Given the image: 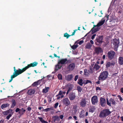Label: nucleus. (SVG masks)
Here are the masks:
<instances>
[{
  "label": "nucleus",
  "instance_id": "nucleus-13",
  "mask_svg": "<svg viewBox=\"0 0 123 123\" xmlns=\"http://www.w3.org/2000/svg\"><path fill=\"white\" fill-rule=\"evenodd\" d=\"M62 101L63 104L67 106L68 105L70 104V101L68 98H65L63 99Z\"/></svg>",
  "mask_w": 123,
  "mask_h": 123
},
{
  "label": "nucleus",
  "instance_id": "nucleus-40",
  "mask_svg": "<svg viewBox=\"0 0 123 123\" xmlns=\"http://www.w3.org/2000/svg\"><path fill=\"white\" fill-rule=\"evenodd\" d=\"M107 104L109 106H111V103L110 102H109V101L108 100V98H107Z\"/></svg>",
  "mask_w": 123,
  "mask_h": 123
},
{
  "label": "nucleus",
  "instance_id": "nucleus-64",
  "mask_svg": "<svg viewBox=\"0 0 123 123\" xmlns=\"http://www.w3.org/2000/svg\"><path fill=\"white\" fill-rule=\"evenodd\" d=\"M72 117L70 116L69 117H68V119H72Z\"/></svg>",
  "mask_w": 123,
  "mask_h": 123
},
{
  "label": "nucleus",
  "instance_id": "nucleus-50",
  "mask_svg": "<svg viewBox=\"0 0 123 123\" xmlns=\"http://www.w3.org/2000/svg\"><path fill=\"white\" fill-rule=\"evenodd\" d=\"M96 35V34H94L92 36L91 38L92 40L95 37Z\"/></svg>",
  "mask_w": 123,
  "mask_h": 123
},
{
  "label": "nucleus",
  "instance_id": "nucleus-3",
  "mask_svg": "<svg viewBox=\"0 0 123 123\" xmlns=\"http://www.w3.org/2000/svg\"><path fill=\"white\" fill-rule=\"evenodd\" d=\"M108 75V74L107 71H104L100 74L98 80H104L107 78Z\"/></svg>",
  "mask_w": 123,
  "mask_h": 123
},
{
  "label": "nucleus",
  "instance_id": "nucleus-38",
  "mask_svg": "<svg viewBox=\"0 0 123 123\" xmlns=\"http://www.w3.org/2000/svg\"><path fill=\"white\" fill-rule=\"evenodd\" d=\"M111 63L109 62H107L106 65V66L107 68H108L110 67L111 65Z\"/></svg>",
  "mask_w": 123,
  "mask_h": 123
},
{
  "label": "nucleus",
  "instance_id": "nucleus-32",
  "mask_svg": "<svg viewBox=\"0 0 123 123\" xmlns=\"http://www.w3.org/2000/svg\"><path fill=\"white\" fill-rule=\"evenodd\" d=\"M77 89L79 93L81 92L82 90V88L80 86H78L77 87Z\"/></svg>",
  "mask_w": 123,
  "mask_h": 123
},
{
  "label": "nucleus",
  "instance_id": "nucleus-55",
  "mask_svg": "<svg viewBox=\"0 0 123 123\" xmlns=\"http://www.w3.org/2000/svg\"><path fill=\"white\" fill-rule=\"evenodd\" d=\"M90 42L91 44L92 45L94 43L93 41L92 40H91L90 41Z\"/></svg>",
  "mask_w": 123,
  "mask_h": 123
},
{
  "label": "nucleus",
  "instance_id": "nucleus-48",
  "mask_svg": "<svg viewBox=\"0 0 123 123\" xmlns=\"http://www.w3.org/2000/svg\"><path fill=\"white\" fill-rule=\"evenodd\" d=\"M118 97L119 98V99L121 101H122L123 100L122 98L120 96L118 95Z\"/></svg>",
  "mask_w": 123,
  "mask_h": 123
},
{
  "label": "nucleus",
  "instance_id": "nucleus-15",
  "mask_svg": "<svg viewBox=\"0 0 123 123\" xmlns=\"http://www.w3.org/2000/svg\"><path fill=\"white\" fill-rule=\"evenodd\" d=\"M80 105L82 107H85L86 105V99L83 98L81 100L80 102Z\"/></svg>",
  "mask_w": 123,
  "mask_h": 123
},
{
  "label": "nucleus",
  "instance_id": "nucleus-45",
  "mask_svg": "<svg viewBox=\"0 0 123 123\" xmlns=\"http://www.w3.org/2000/svg\"><path fill=\"white\" fill-rule=\"evenodd\" d=\"M50 110V108H48L43 110V111H47Z\"/></svg>",
  "mask_w": 123,
  "mask_h": 123
},
{
  "label": "nucleus",
  "instance_id": "nucleus-18",
  "mask_svg": "<svg viewBox=\"0 0 123 123\" xmlns=\"http://www.w3.org/2000/svg\"><path fill=\"white\" fill-rule=\"evenodd\" d=\"M113 41V43L114 45V47H117L118 44L119 43V41L116 39H114Z\"/></svg>",
  "mask_w": 123,
  "mask_h": 123
},
{
  "label": "nucleus",
  "instance_id": "nucleus-25",
  "mask_svg": "<svg viewBox=\"0 0 123 123\" xmlns=\"http://www.w3.org/2000/svg\"><path fill=\"white\" fill-rule=\"evenodd\" d=\"M92 67H93L94 69L96 70H98L100 67L99 66L96 64L93 65V66Z\"/></svg>",
  "mask_w": 123,
  "mask_h": 123
},
{
  "label": "nucleus",
  "instance_id": "nucleus-16",
  "mask_svg": "<svg viewBox=\"0 0 123 123\" xmlns=\"http://www.w3.org/2000/svg\"><path fill=\"white\" fill-rule=\"evenodd\" d=\"M105 20L104 19H102L97 24V25H94V27L100 26L102 25L105 23Z\"/></svg>",
  "mask_w": 123,
  "mask_h": 123
},
{
  "label": "nucleus",
  "instance_id": "nucleus-57",
  "mask_svg": "<svg viewBox=\"0 0 123 123\" xmlns=\"http://www.w3.org/2000/svg\"><path fill=\"white\" fill-rule=\"evenodd\" d=\"M75 31H74V32H73L72 33V35H71V36H73V35H74V34H75Z\"/></svg>",
  "mask_w": 123,
  "mask_h": 123
},
{
  "label": "nucleus",
  "instance_id": "nucleus-8",
  "mask_svg": "<svg viewBox=\"0 0 123 123\" xmlns=\"http://www.w3.org/2000/svg\"><path fill=\"white\" fill-rule=\"evenodd\" d=\"M115 54V52L113 51H111L108 52V56L109 59H111L113 58Z\"/></svg>",
  "mask_w": 123,
  "mask_h": 123
},
{
  "label": "nucleus",
  "instance_id": "nucleus-37",
  "mask_svg": "<svg viewBox=\"0 0 123 123\" xmlns=\"http://www.w3.org/2000/svg\"><path fill=\"white\" fill-rule=\"evenodd\" d=\"M58 79L60 80L62 79V75L60 74H59L58 75Z\"/></svg>",
  "mask_w": 123,
  "mask_h": 123
},
{
  "label": "nucleus",
  "instance_id": "nucleus-19",
  "mask_svg": "<svg viewBox=\"0 0 123 123\" xmlns=\"http://www.w3.org/2000/svg\"><path fill=\"white\" fill-rule=\"evenodd\" d=\"M53 120L54 122H55L56 121L58 122L59 121L60 118L59 116H56L53 117Z\"/></svg>",
  "mask_w": 123,
  "mask_h": 123
},
{
  "label": "nucleus",
  "instance_id": "nucleus-5",
  "mask_svg": "<svg viewBox=\"0 0 123 123\" xmlns=\"http://www.w3.org/2000/svg\"><path fill=\"white\" fill-rule=\"evenodd\" d=\"M91 101L93 105H96L98 102V98L97 96L95 95L92 97L91 98Z\"/></svg>",
  "mask_w": 123,
  "mask_h": 123
},
{
  "label": "nucleus",
  "instance_id": "nucleus-52",
  "mask_svg": "<svg viewBox=\"0 0 123 123\" xmlns=\"http://www.w3.org/2000/svg\"><path fill=\"white\" fill-rule=\"evenodd\" d=\"M20 110V109H19L18 108H17L16 109V112H17L18 111L19 112Z\"/></svg>",
  "mask_w": 123,
  "mask_h": 123
},
{
  "label": "nucleus",
  "instance_id": "nucleus-27",
  "mask_svg": "<svg viewBox=\"0 0 123 123\" xmlns=\"http://www.w3.org/2000/svg\"><path fill=\"white\" fill-rule=\"evenodd\" d=\"M98 27L99 26H97L96 27H95L94 26L93 27L92 29V31L94 30V32H95L99 30V29L98 28Z\"/></svg>",
  "mask_w": 123,
  "mask_h": 123
},
{
  "label": "nucleus",
  "instance_id": "nucleus-28",
  "mask_svg": "<svg viewBox=\"0 0 123 123\" xmlns=\"http://www.w3.org/2000/svg\"><path fill=\"white\" fill-rule=\"evenodd\" d=\"M73 77L72 74L68 75H67V79L68 80H71Z\"/></svg>",
  "mask_w": 123,
  "mask_h": 123
},
{
  "label": "nucleus",
  "instance_id": "nucleus-51",
  "mask_svg": "<svg viewBox=\"0 0 123 123\" xmlns=\"http://www.w3.org/2000/svg\"><path fill=\"white\" fill-rule=\"evenodd\" d=\"M72 89V88L71 87H69L68 88V91L70 92V91H71Z\"/></svg>",
  "mask_w": 123,
  "mask_h": 123
},
{
  "label": "nucleus",
  "instance_id": "nucleus-62",
  "mask_svg": "<svg viewBox=\"0 0 123 123\" xmlns=\"http://www.w3.org/2000/svg\"><path fill=\"white\" fill-rule=\"evenodd\" d=\"M85 122L86 123H88L87 120L86 119L85 120Z\"/></svg>",
  "mask_w": 123,
  "mask_h": 123
},
{
  "label": "nucleus",
  "instance_id": "nucleus-30",
  "mask_svg": "<svg viewBox=\"0 0 123 123\" xmlns=\"http://www.w3.org/2000/svg\"><path fill=\"white\" fill-rule=\"evenodd\" d=\"M12 107H14L16 105V102L15 100L14 99H12Z\"/></svg>",
  "mask_w": 123,
  "mask_h": 123
},
{
  "label": "nucleus",
  "instance_id": "nucleus-61",
  "mask_svg": "<svg viewBox=\"0 0 123 123\" xmlns=\"http://www.w3.org/2000/svg\"><path fill=\"white\" fill-rule=\"evenodd\" d=\"M4 122V121L3 120H1L0 121V123H3Z\"/></svg>",
  "mask_w": 123,
  "mask_h": 123
},
{
  "label": "nucleus",
  "instance_id": "nucleus-23",
  "mask_svg": "<svg viewBox=\"0 0 123 123\" xmlns=\"http://www.w3.org/2000/svg\"><path fill=\"white\" fill-rule=\"evenodd\" d=\"M49 88V87H45L43 89L42 92L43 93H46L48 92Z\"/></svg>",
  "mask_w": 123,
  "mask_h": 123
},
{
  "label": "nucleus",
  "instance_id": "nucleus-20",
  "mask_svg": "<svg viewBox=\"0 0 123 123\" xmlns=\"http://www.w3.org/2000/svg\"><path fill=\"white\" fill-rule=\"evenodd\" d=\"M118 63L121 65L123 64V57L121 56L119 57L118 59Z\"/></svg>",
  "mask_w": 123,
  "mask_h": 123
},
{
  "label": "nucleus",
  "instance_id": "nucleus-49",
  "mask_svg": "<svg viewBox=\"0 0 123 123\" xmlns=\"http://www.w3.org/2000/svg\"><path fill=\"white\" fill-rule=\"evenodd\" d=\"M59 103H56L54 107L55 108H56L58 106V105Z\"/></svg>",
  "mask_w": 123,
  "mask_h": 123
},
{
  "label": "nucleus",
  "instance_id": "nucleus-41",
  "mask_svg": "<svg viewBox=\"0 0 123 123\" xmlns=\"http://www.w3.org/2000/svg\"><path fill=\"white\" fill-rule=\"evenodd\" d=\"M38 118L43 123L45 121L43 119V118L42 117H38Z\"/></svg>",
  "mask_w": 123,
  "mask_h": 123
},
{
  "label": "nucleus",
  "instance_id": "nucleus-29",
  "mask_svg": "<svg viewBox=\"0 0 123 123\" xmlns=\"http://www.w3.org/2000/svg\"><path fill=\"white\" fill-rule=\"evenodd\" d=\"M83 80L82 79H79L78 80V83L80 85L82 86L83 83Z\"/></svg>",
  "mask_w": 123,
  "mask_h": 123
},
{
  "label": "nucleus",
  "instance_id": "nucleus-60",
  "mask_svg": "<svg viewBox=\"0 0 123 123\" xmlns=\"http://www.w3.org/2000/svg\"><path fill=\"white\" fill-rule=\"evenodd\" d=\"M105 55H103V58L104 59H105Z\"/></svg>",
  "mask_w": 123,
  "mask_h": 123
},
{
  "label": "nucleus",
  "instance_id": "nucleus-53",
  "mask_svg": "<svg viewBox=\"0 0 123 123\" xmlns=\"http://www.w3.org/2000/svg\"><path fill=\"white\" fill-rule=\"evenodd\" d=\"M64 116L62 115H61L60 116V118L61 119H62L63 117Z\"/></svg>",
  "mask_w": 123,
  "mask_h": 123
},
{
  "label": "nucleus",
  "instance_id": "nucleus-11",
  "mask_svg": "<svg viewBox=\"0 0 123 123\" xmlns=\"http://www.w3.org/2000/svg\"><path fill=\"white\" fill-rule=\"evenodd\" d=\"M67 62L68 60L67 59H62L59 60L58 64H64L67 63Z\"/></svg>",
  "mask_w": 123,
  "mask_h": 123
},
{
  "label": "nucleus",
  "instance_id": "nucleus-39",
  "mask_svg": "<svg viewBox=\"0 0 123 123\" xmlns=\"http://www.w3.org/2000/svg\"><path fill=\"white\" fill-rule=\"evenodd\" d=\"M38 85V82H35L33 83L32 85L33 86H35Z\"/></svg>",
  "mask_w": 123,
  "mask_h": 123
},
{
  "label": "nucleus",
  "instance_id": "nucleus-54",
  "mask_svg": "<svg viewBox=\"0 0 123 123\" xmlns=\"http://www.w3.org/2000/svg\"><path fill=\"white\" fill-rule=\"evenodd\" d=\"M27 109V110L29 111H30L31 110V108L30 107H28Z\"/></svg>",
  "mask_w": 123,
  "mask_h": 123
},
{
  "label": "nucleus",
  "instance_id": "nucleus-35",
  "mask_svg": "<svg viewBox=\"0 0 123 123\" xmlns=\"http://www.w3.org/2000/svg\"><path fill=\"white\" fill-rule=\"evenodd\" d=\"M78 45L77 44L74 45L72 46H71V47L72 49H74L78 47Z\"/></svg>",
  "mask_w": 123,
  "mask_h": 123
},
{
  "label": "nucleus",
  "instance_id": "nucleus-33",
  "mask_svg": "<svg viewBox=\"0 0 123 123\" xmlns=\"http://www.w3.org/2000/svg\"><path fill=\"white\" fill-rule=\"evenodd\" d=\"M110 102H111L112 103V104L113 105H115V104L116 102L113 99H112V98H111L110 101Z\"/></svg>",
  "mask_w": 123,
  "mask_h": 123
},
{
  "label": "nucleus",
  "instance_id": "nucleus-44",
  "mask_svg": "<svg viewBox=\"0 0 123 123\" xmlns=\"http://www.w3.org/2000/svg\"><path fill=\"white\" fill-rule=\"evenodd\" d=\"M91 81H90V80H87L86 81V82H84V83L85 84H87V83H91Z\"/></svg>",
  "mask_w": 123,
  "mask_h": 123
},
{
  "label": "nucleus",
  "instance_id": "nucleus-12",
  "mask_svg": "<svg viewBox=\"0 0 123 123\" xmlns=\"http://www.w3.org/2000/svg\"><path fill=\"white\" fill-rule=\"evenodd\" d=\"M66 92L65 91H59V93L58 95H57V96L58 95H61L60 97L59 96L58 97L56 98L57 99H59L60 98H62L63 97H64V95H63V94H65L66 93Z\"/></svg>",
  "mask_w": 123,
  "mask_h": 123
},
{
  "label": "nucleus",
  "instance_id": "nucleus-7",
  "mask_svg": "<svg viewBox=\"0 0 123 123\" xmlns=\"http://www.w3.org/2000/svg\"><path fill=\"white\" fill-rule=\"evenodd\" d=\"M75 64L74 63L69 64L67 67V68L69 71H71L73 70L75 67Z\"/></svg>",
  "mask_w": 123,
  "mask_h": 123
},
{
  "label": "nucleus",
  "instance_id": "nucleus-56",
  "mask_svg": "<svg viewBox=\"0 0 123 123\" xmlns=\"http://www.w3.org/2000/svg\"><path fill=\"white\" fill-rule=\"evenodd\" d=\"M90 9H91V12H89V14H90V13H91L92 12V11L93 10V9H92V8H90Z\"/></svg>",
  "mask_w": 123,
  "mask_h": 123
},
{
  "label": "nucleus",
  "instance_id": "nucleus-42",
  "mask_svg": "<svg viewBox=\"0 0 123 123\" xmlns=\"http://www.w3.org/2000/svg\"><path fill=\"white\" fill-rule=\"evenodd\" d=\"M12 114H10L8 116L6 117V118L7 119H9V118L12 116Z\"/></svg>",
  "mask_w": 123,
  "mask_h": 123
},
{
  "label": "nucleus",
  "instance_id": "nucleus-14",
  "mask_svg": "<svg viewBox=\"0 0 123 123\" xmlns=\"http://www.w3.org/2000/svg\"><path fill=\"white\" fill-rule=\"evenodd\" d=\"M95 53L97 54L103 52L102 49L100 47H96L95 48Z\"/></svg>",
  "mask_w": 123,
  "mask_h": 123
},
{
  "label": "nucleus",
  "instance_id": "nucleus-46",
  "mask_svg": "<svg viewBox=\"0 0 123 123\" xmlns=\"http://www.w3.org/2000/svg\"><path fill=\"white\" fill-rule=\"evenodd\" d=\"M78 75H76V76H75L74 79V80L75 81H76L77 80L78 78Z\"/></svg>",
  "mask_w": 123,
  "mask_h": 123
},
{
  "label": "nucleus",
  "instance_id": "nucleus-10",
  "mask_svg": "<svg viewBox=\"0 0 123 123\" xmlns=\"http://www.w3.org/2000/svg\"><path fill=\"white\" fill-rule=\"evenodd\" d=\"M100 104L103 107L106 104L105 99L102 97H101L100 99Z\"/></svg>",
  "mask_w": 123,
  "mask_h": 123
},
{
  "label": "nucleus",
  "instance_id": "nucleus-24",
  "mask_svg": "<svg viewBox=\"0 0 123 123\" xmlns=\"http://www.w3.org/2000/svg\"><path fill=\"white\" fill-rule=\"evenodd\" d=\"M35 92L34 90L31 89L29 90L27 92L28 94L29 95H31L33 94Z\"/></svg>",
  "mask_w": 123,
  "mask_h": 123
},
{
  "label": "nucleus",
  "instance_id": "nucleus-59",
  "mask_svg": "<svg viewBox=\"0 0 123 123\" xmlns=\"http://www.w3.org/2000/svg\"><path fill=\"white\" fill-rule=\"evenodd\" d=\"M73 117L75 120H77V117L76 116H74Z\"/></svg>",
  "mask_w": 123,
  "mask_h": 123
},
{
  "label": "nucleus",
  "instance_id": "nucleus-43",
  "mask_svg": "<svg viewBox=\"0 0 123 123\" xmlns=\"http://www.w3.org/2000/svg\"><path fill=\"white\" fill-rule=\"evenodd\" d=\"M84 74L86 75H88V72L87 69H85L84 70Z\"/></svg>",
  "mask_w": 123,
  "mask_h": 123
},
{
  "label": "nucleus",
  "instance_id": "nucleus-22",
  "mask_svg": "<svg viewBox=\"0 0 123 123\" xmlns=\"http://www.w3.org/2000/svg\"><path fill=\"white\" fill-rule=\"evenodd\" d=\"M92 46V45L90 44V43H88L86 45L85 47L87 49H90Z\"/></svg>",
  "mask_w": 123,
  "mask_h": 123
},
{
  "label": "nucleus",
  "instance_id": "nucleus-31",
  "mask_svg": "<svg viewBox=\"0 0 123 123\" xmlns=\"http://www.w3.org/2000/svg\"><path fill=\"white\" fill-rule=\"evenodd\" d=\"M59 64H58L55 66V70L56 71L58 70L59 69L61 68V67H60L59 65Z\"/></svg>",
  "mask_w": 123,
  "mask_h": 123
},
{
  "label": "nucleus",
  "instance_id": "nucleus-34",
  "mask_svg": "<svg viewBox=\"0 0 123 123\" xmlns=\"http://www.w3.org/2000/svg\"><path fill=\"white\" fill-rule=\"evenodd\" d=\"M71 36V35H69L67 33H65L64 34V37H66L67 38H68L70 36Z\"/></svg>",
  "mask_w": 123,
  "mask_h": 123
},
{
  "label": "nucleus",
  "instance_id": "nucleus-1",
  "mask_svg": "<svg viewBox=\"0 0 123 123\" xmlns=\"http://www.w3.org/2000/svg\"><path fill=\"white\" fill-rule=\"evenodd\" d=\"M13 68L14 72L13 73V75H12L11 76V79L9 81V82L12 81L13 78L25 71L24 68L22 69L19 68L18 70L16 69L15 67H14Z\"/></svg>",
  "mask_w": 123,
  "mask_h": 123
},
{
  "label": "nucleus",
  "instance_id": "nucleus-2",
  "mask_svg": "<svg viewBox=\"0 0 123 123\" xmlns=\"http://www.w3.org/2000/svg\"><path fill=\"white\" fill-rule=\"evenodd\" d=\"M111 112L107 109L103 110L100 112L99 116L101 117H104L109 115Z\"/></svg>",
  "mask_w": 123,
  "mask_h": 123
},
{
  "label": "nucleus",
  "instance_id": "nucleus-21",
  "mask_svg": "<svg viewBox=\"0 0 123 123\" xmlns=\"http://www.w3.org/2000/svg\"><path fill=\"white\" fill-rule=\"evenodd\" d=\"M9 106V104L8 103L5 104H2L1 106V107L2 109H3L4 108L8 107Z\"/></svg>",
  "mask_w": 123,
  "mask_h": 123
},
{
  "label": "nucleus",
  "instance_id": "nucleus-9",
  "mask_svg": "<svg viewBox=\"0 0 123 123\" xmlns=\"http://www.w3.org/2000/svg\"><path fill=\"white\" fill-rule=\"evenodd\" d=\"M76 97L75 93L74 92H71L69 94V98L70 100H73Z\"/></svg>",
  "mask_w": 123,
  "mask_h": 123
},
{
  "label": "nucleus",
  "instance_id": "nucleus-17",
  "mask_svg": "<svg viewBox=\"0 0 123 123\" xmlns=\"http://www.w3.org/2000/svg\"><path fill=\"white\" fill-rule=\"evenodd\" d=\"M2 113L4 115H6L9 113L13 114V112H12V109H9L7 111H3Z\"/></svg>",
  "mask_w": 123,
  "mask_h": 123
},
{
  "label": "nucleus",
  "instance_id": "nucleus-4",
  "mask_svg": "<svg viewBox=\"0 0 123 123\" xmlns=\"http://www.w3.org/2000/svg\"><path fill=\"white\" fill-rule=\"evenodd\" d=\"M103 38L102 36H99L97 37L95 41L96 44L98 46L101 45L103 42Z\"/></svg>",
  "mask_w": 123,
  "mask_h": 123
},
{
  "label": "nucleus",
  "instance_id": "nucleus-26",
  "mask_svg": "<svg viewBox=\"0 0 123 123\" xmlns=\"http://www.w3.org/2000/svg\"><path fill=\"white\" fill-rule=\"evenodd\" d=\"M25 111V110L23 108H22L18 112L19 114L21 115H22L23 114Z\"/></svg>",
  "mask_w": 123,
  "mask_h": 123
},
{
  "label": "nucleus",
  "instance_id": "nucleus-58",
  "mask_svg": "<svg viewBox=\"0 0 123 123\" xmlns=\"http://www.w3.org/2000/svg\"><path fill=\"white\" fill-rule=\"evenodd\" d=\"M96 89L97 90H101L100 88L98 87H97L96 88Z\"/></svg>",
  "mask_w": 123,
  "mask_h": 123
},
{
  "label": "nucleus",
  "instance_id": "nucleus-6",
  "mask_svg": "<svg viewBox=\"0 0 123 123\" xmlns=\"http://www.w3.org/2000/svg\"><path fill=\"white\" fill-rule=\"evenodd\" d=\"M38 64L37 62H35L32 63H31L30 64H28L27 66L25 67L24 68L25 71L29 68L31 67H34L36 66Z\"/></svg>",
  "mask_w": 123,
  "mask_h": 123
},
{
  "label": "nucleus",
  "instance_id": "nucleus-63",
  "mask_svg": "<svg viewBox=\"0 0 123 123\" xmlns=\"http://www.w3.org/2000/svg\"><path fill=\"white\" fill-rule=\"evenodd\" d=\"M121 92L123 93V88H122L121 89Z\"/></svg>",
  "mask_w": 123,
  "mask_h": 123
},
{
  "label": "nucleus",
  "instance_id": "nucleus-47",
  "mask_svg": "<svg viewBox=\"0 0 123 123\" xmlns=\"http://www.w3.org/2000/svg\"><path fill=\"white\" fill-rule=\"evenodd\" d=\"M84 42L83 40H81L79 41V44L80 45L81 44Z\"/></svg>",
  "mask_w": 123,
  "mask_h": 123
},
{
  "label": "nucleus",
  "instance_id": "nucleus-36",
  "mask_svg": "<svg viewBox=\"0 0 123 123\" xmlns=\"http://www.w3.org/2000/svg\"><path fill=\"white\" fill-rule=\"evenodd\" d=\"M95 109V108L94 107H91V108L90 109L89 111L90 112H93L94 111Z\"/></svg>",
  "mask_w": 123,
  "mask_h": 123
}]
</instances>
